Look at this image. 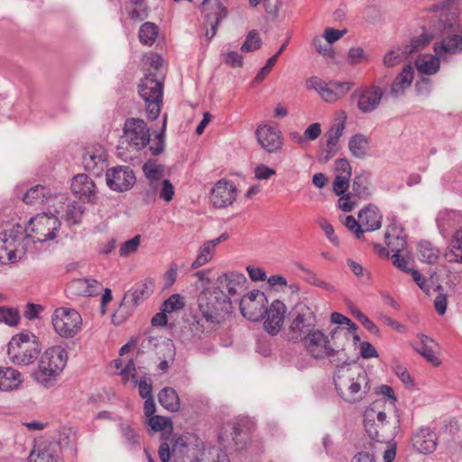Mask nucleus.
I'll list each match as a JSON object with an SVG mask.
<instances>
[{
	"label": "nucleus",
	"mask_w": 462,
	"mask_h": 462,
	"mask_svg": "<svg viewBox=\"0 0 462 462\" xmlns=\"http://www.w3.org/2000/svg\"><path fill=\"white\" fill-rule=\"evenodd\" d=\"M369 137L363 134H356L348 142L351 154L356 158H365L369 150Z\"/></svg>",
	"instance_id": "e433bc0d"
},
{
	"label": "nucleus",
	"mask_w": 462,
	"mask_h": 462,
	"mask_svg": "<svg viewBox=\"0 0 462 462\" xmlns=\"http://www.w3.org/2000/svg\"><path fill=\"white\" fill-rule=\"evenodd\" d=\"M275 174H276L275 170L266 166L265 164H258L254 168V178L256 180H268Z\"/></svg>",
	"instance_id": "338daca9"
},
{
	"label": "nucleus",
	"mask_w": 462,
	"mask_h": 462,
	"mask_svg": "<svg viewBox=\"0 0 462 462\" xmlns=\"http://www.w3.org/2000/svg\"><path fill=\"white\" fill-rule=\"evenodd\" d=\"M164 78L155 73L145 75L138 86V92L146 105L147 116L155 120L161 112L162 103Z\"/></svg>",
	"instance_id": "6e6552de"
},
{
	"label": "nucleus",
	"mask_w": 462,
	"mask_h": 462,
	"mask_svg": "<svg viewBox=\"0 0 462 462\" xmlns=\"http://www.w3.org/2000/svg\"><path fill=\"white\" fill-rule=\"evenodd\" d=\"M353 193L358 198H366L369 195L367 179L363 175L356 176L353 180Z\"/></svg>",
	"instance_id": "5fc2aeb1"
},
{
	"label": "nucleus",
	"mask_w": 462,
	"mask_h": 462,
	"mask_svg": "<svg viewBox=\"0 0 462 462\" xmlns=\"http://www.w3.org/2000/svg\"><path fill=\"white\" fill-rule=\"evenodd\" d=\"M214 254V247L208 242H206L200 248L199 254L197 258L191 263V267L193 269H197L204 264H206Z\"/></svg>",
	"instance_id": "8fccbe9b"
},
{
	"label": "nucleus",
	"mask_w": 462,
	"mask_h": 462,
	"mask_svg": "<svg viewBox=\"0 0 462 462\" xmlns=\"http://www.w3.org/2000/svg\"><path fill=\"white\" fill-rule=\"evenodd\" d=\"M154 290V282L152 279H145L135 283L125 296L119 308L114 313L112 320L119 325L125 321L134 312V310L147 298H149Z\"/></svg>",
	"instance_id": "423d86ee"
},
{
	"label": "nucleus",
	"mask_w": 462,
	"mask_h": 462,
	"mask_svg": "<svg viewBox=\"0 0 462 462\" xmlns=\"http://www.w3.org/2000/svg\"><path fill=\"white\" fill-rule=\"evenodd\" d=\"M22 383L21 374L12 367H0V391H11Z\"/></svg>",
	"instance_id": "2f4dec72"
},
{
	"label": "nucleus",
	"mask_w": 462,
	"mask_h": 462,
	"mask_svg": "<svg viewBox=\"0 0 462 462\" xmlns=\"http://www.w3.org/2000/svg\"><path fill=\"white\" fill-rule=\"evenodd\" d=\"M121 434L125 438L126 444L133 447L138 444V437L134 429L130 425L121 423L119 425Z\"/></svg>",
	"instance_id": "052dcab7"
},
{
	"label": "nucleus",
	"mask_w": 462,
	"mask_h": 462,
	"mask_svg": "<svg viewBox=\"0 0 462 462\" xmlns=\"http://www.w3.org/2000/svg\"><path fill=\"white\" fill-rule=\"evenodd\" d=\"M349 179L350 177L347 176H336L333 183V190L337 196L342 195L346 191L349 186Z\"/></svg>",
	"instance_id": "69168bd1"
},
{
	"label": "nucleus",
	"mask_w": 462,
	"mask_h": 462,
	"mask_svg": "<svg viewBox=\"0 0 462 462\" xmlns=\"http://www.w3.org/2000/svg\"><path fill=\"white\" fill-rule=\"evenodd\" d=\"M446 258L449 263H462V227L455 232Z\"/></svg>",
	"instance_id": "58836bf2"
},
{
	"label": "nucleus",
	"mask_w": 462,
	"mask_h": 462,
	"mask_svg": "<svg viewBox=\"0 0 462 462\" xmlns=\"http://www.w3.org/2000/svg\"><path fill=\"white\" fill-rule=\"evenodd\" d=\"M380 402H374L373 406L365 411V430L371 440L382 444L390 443L394 438V427L391 426L386 421V414L383 411H378L376 413L377 423L374 420H370V417H374L375 408L379 405Z\"/></svg>",
	"instance_id": "f8f14e48"
},
{
	"label": "nucleus",
	"mask_w": 462,
	"mask_h": 462,
	"mask_svg": "<svg viewBox=\"0 0 462 462\" xmlns=\"http://www.w3.org/2000/svg\"><path fill=\"white\" fill-rule=\"evenodd\" d=\"M28 244V241H24V243L21 241V245H19V244H15L12 248H10L7 253L8 261L15 263L21 259L22 255L25 253Z\"/></svg>",
	"instance_id": "680f3d73"
},
{
	"label": "nucleus",
	"mask_w": 462,
	"mask_h": 462,
	"mask_svg": "<svg viewBox=\"0 0 462 462\" xmlns=\"http://www.w3.org/2000/svg\"><path fill=\"white\" fill-rule=\"evenodd\" d=\"M263 42L256 30H251L246 35L245 42L241 46V51L251 52L259 50Z\"/></svg>",
	"instance_id": "09e8293b"
},
{
	"label": "nucleus",
	"mask_w": 462,
	"mask_h": 462,
	"mask_svg": "<svg viewBox=\"0 0 462 462\" xmlns=\"http://www.w3.org/2000/svg\"><path fill=\"white\" fill-rule=\"evenodd\" d=\"M41 347L33 334H18L8 344L7 355L17 365H29L38 357Z\"/></svg>",
	"instance_id": "0eeeda50"
},
{
	"label": "nucleus",
	"mask_w": 462,
	"mask_h": 462,
	"mask_svg": "<svg viewBox=\"0 0 462 462\" xmlns=\"http://www.w3.org/2000/svg\"><path fill=\"white\" fill-rule=\"evenodd\" d=\"M384 96L383 88L375 84L356 89L353 97L357 99L358 109L365 114L376 110Z\"/></svg>",
	"instance_id": "2eb2a0df"
},
{
	"label": "nucleus",
	"mask_w": 462,
	"mask_h": 462,
	"mask_svg": "<svg viewBox=\"0 0 462 462\" xmlns=\"http://www.w3.org/2000/svg\"><path fill=\"white\" fill-rule=\"evenodd\" d=\"M286 306L281 300H274L271 306L266 309V319L263 323L265 330L271 335H277L283 324L286 313Z\"/></svg>",
	"instance_id": "4be33fe9"
},
{
	"label": "nucleus",
	"mask_w": 462,
	"mask_h": 462,
	"mask_svg": "<svg viewBox=\"0 0 462 462\" xmlns=\"http://www.w3.org/2000/svg\"><path fill=\"white\" fill-rule=\"evenodd\" d=\"M266 301L253 302L247 301L245 305L243 301L239 302L241 314L249 320L259 321L265 317L266 308L264 303Z\"/></svg>",
	"instance_id": "473e14b6"
},
{
	"label": "nucleus",
	"mask_w": 462,
	"mask_h": 462,
	"mask_svg": "<svg viewBox=\"0 0 462 462\" xmlns=\"http://www.w3.org/2000/svg\"><path fill=\"white\" fill-rule=\"evenodd\" d=\"M71 189L74 193L85 197L88 202L96 199V184L86 174H78L72 179Z\"/></svg>",
	"instance_id": "393cba45"
},
{
	"label": "nucleus",
	"mask_w": 462,
	"mask_h": 462,
	"mask_svg": "<svg viewBox=\"0 0 462 462\" xmlns=\"http://www.w3.org/2000/svg\"><path fill=\"white\" fill-rule=\"evenodd\" d=\"M430 11L435 13L438 19L437 29L442 32V40L435 42V54L442 59L462 52V36L458 34L459 23L457 6L452 2L433 5Z\"/></svg>",
	"instance_id": "f03ea898"
},
{
	"label": "nucleus",
	"mask_w": 462,
	"mask_h": 462,
	"mask_svg": "<svg viewBox=\"0 0 462 462\" xmlns=\"http://www.w3.org/2000/svg\"><path fill=\"white\" fill-rule=\"evenodd\" d=\"M385 243L393 254H401L407 245L403 229L396 225L389 226L385 235Z\"/></svg>",
	"instance_id": "bb28decb"
},
{
	"label": "nucleus",
	"mask_w": 462,
	"mask_h": 462,
	"mask_svg": "<svg viewBox=\"0 0 462 462\" xmlns=\"http://www.w3.org/2000/svg\"><path fill=\"white\" fill-rule=\"evenodd\" d=\"M51 321L57 334L64 338H72L81 330L82 318L74 309L64 307L56 309Z\"/></svg>",
	"instance_id": "4468645a"
},
{
	"label": "nucleus",
	"mask_w": 462,
	"mask_h": 462,
	"mask_svg": "<svg viewBox=\"0 0 462 462\" xmlns=\"http://www.w3.org/2000/svg\"><path fill=\"white\" fill-rule=\"evenodd\" d=\"M184 306L183 299L179 294H172L163 302L162 310L166 313H171L183 309Z\"/></svg>",
	"instance_id": "603ef678"
},
{
	"label": "nucleus",
	"mask_w": 462,
	"mask_h": 462,
	"mask_svg": "<svg viewBox=\"0 0 462 462\" xmlns=\"http://www.w3.org/2000/svg\"><path fill=\"white\" fill-rule=\"evenodd\" d=\"M151 140L150 128L140 118H127L124 124L123 135L118 148H125L129 152H138L147 146Z\"/></svg>",
	"instance_id": "1a4fd4ad"
},
{
	"label": "nucleus",
	"mask_w": 462,
	"mask_h": 462,
	"mask_svg": "<svg viewBox=\"0 0 462 462\" xmlns=\"http://www.w3.org/2000/svg\"><path fill=\"white\" fill-rule=\"evenodd\" d=\"M85 209V206L81 203L73 202L69 204L66 209L65 220L71 225L79 224Z\"/></svg>",
	"instance_id": "49530a36"
},
{
	"label": "nucleus",
	"mask_w": 462,
	"mask_h": 462,
	"mask_svg": "<svg viewBox=\"0 0 462 462\" xmlns=\"http://www.w3.org/2000/svg\"><path fill=\"white\" fill-rule=\"evenodd\" d=\"M135 180L134 172L129 166L113 167L106 172L107 186L116 192L129 190L134 185Z\"/></svg>",
	"instance_id": "dca6fc26"
},
{
	"label": "nucleus",
	"mask_w": 462,
	"mask_h": 462,
	"mask_svg": "<svg viewBox=\"0 0 462 462\" xmlns=\"http://www.w3.org/2000/svg\"><path fill=\"white\" fill-rule=\"evenodd\" d=\"M358 218L365 231H374L381 227L383 217L377 207L370 205L360 210Z\"/></svg>",
	"instance_id": "c85d7f7f"
},
{
	"label": "nucleus",
	"mask_w": 462,
	"mask_h": 462,
	"mask_svg": "<svg viewBox=\"0 0 462 462\" xmlns=\"http://www.w3.org/2000/svg\"><path fill=\"white\" fill-rule=\"evenodd\" d=\"M20 315L17 310L0 307V322H4L9 326L18 324Z\"/></svg>",
	"instance_id": "6e6d98bb"
},
{
	"label": "nucleus",
	"mask_w": 462,
	"mask_h": 462,
	"mask_svg": "<svg viewBox=\"0 0 462 462\" xmlns=\"http://www.w3.org/2000/svg\"><path fill=\"white\" fill-rule=\"evenodd\" d=\"M246 433L237 421H227L224 423L219 430V442L226 448L243 449L246 444Z\"/></svg>",
	"instance_id": "f3484780"
},
{
	"label": "nucleus",
	"mask_w": 462,
	"mask_h": 462,
	"mask_svg": "<svg viewBox=\"0 0 462 462\" xmlns=\"http://www.w3.org/2000/svg\"><path fill=\"white\" fill-rule=\"evenodd\" d=\"M69 442L67 432H60L52 440L37 441L28 457L29 462H64L62 449Z\"/></svg>",
	"instance_id": "9d476101"
},
{
	"label": "nucleus",
	"mask_w": 462,
	"mask_h": 462,
	"mask_svg": "<svg viewBox=\"0 0 462 462\" xmlns=\"http://www.w3.org/2000/svg\"><path fill=\"white\" fill-rule=\"evenodd\" d=\"M147 423L154 431H162L172 428L171 420L160 415H155L149 418Z\"/></svg>",
	"instance_id": "864d4df0"
},
{
	"label": "nucleus",
	"mask_w": 462,
	"mask_h": 462,
	"mask_svg": "<svg viewBox=\"0 0 462 462\" xmlns=\"http://www.w3.org/2000/svg\"><path fill=\"white\" fill-rule=\"evenodd\" d=\"M289 327L286 337L290 342L300 343L317 328L315 311L304 303H298L289 315Z\"/></svg>",
	"instance_id": "39448f33"
},
{
	"label": "nucleus",
	"mask_w": 462,
	"mask_h": 462,
	"mask_svg": "<svg viewBox=\"0 0 462 462\" xmlns=\"http://www.w3.org/2000/svg\"><path fill=\"white\" fill-rule=\"evenodd\" d=\"M418 251L421 260L428 263H434L439 259V249L429 241H421L419 243Z\"/></svg>",
	"instance_id": "c03bdc74"
},
{
	"label": "nucleus",
	"mask_w": 462,
	"mask_h": 462,
	"mask_svg": "<svg viewBox=\"0 0 462 462\" xmlns=\"http://www.w3.org/2000/svg\"><path fill=\"white\" fill-rule=\"evenodd\" d=\"M160 198L169 202L174 196V187L169 180H163L161 182Z\"/></svg>",
	"instance_id": "774afa93"
},
{
	"label": "nucleus",
	"mask_w": 462,
	"mask_h": 462,
	"mask_svg": "<svg viewBox=\"0 0 462 462\" xmlns=\"http://www.w3.org/2000/svg\"><path fill=\"white\" fill-rule=\"evenodd\" d=\"M211 0H203L202 5L205 6L206 12V23L210 26L209 30L206 31V37L211 40L217 33L219 23L226 18L228 10L224 6L219 0H215L214 4L208 8Z\"/></svg>",
	"instance_id": "aec40b11"
},
{
	"label": "nucleus",
	"mask_w": 462,
	"mask_h": 462,
	"mask_svg": "<svg viewBox=\"0 0 462 462\" xmlns=\"http://www.w3.org/2000/svg\"><path fill=\"white\" fill-rule=\"evenodd\" d=\"M50 189L43 185H36L32 187L23 196V201L29 205L41 204L51 198Z\"/></svg>",
	"instance_id": "c9c22d12"
},
{
	"label": "nucleus",
	"mask_w": 462,
	"mask_h": 462,
	"mask_svg": "<svg viewBox=\"0 0 462 462\" xmlns=\"http://www.w3.org/2000/svg\"><path fill=\"white\" fill-rule=\"evenodd\" d=\"M222 60L225 64L232 68H240L244 64L243 56L235 51L222 53Z\"/></svg>",
	"instance_id": "13d9d810"
},
{
	"label": "nucleus",
	"mask_w": 462,
	"mask_h": 462,
	"mask_svg": "<svg viewBox=\"0 0 462 462\" xmlns=\"http://www.w3.org/2000/svg\"><path fill=\"white\" fill-rule=\"evenodd\" d=\"M300 342L303 344L308 355L316 360L329 357L330 363L335 365L342 360L340 357L335 358L337 350L331 346L328 336L321 329L316 328Z\"/></svg>",
	"instance_id": "ddd939ff"
},
{
	"label": "nucleus",
	"mask_w": 462,
	"mask_h": 462,
	"mask_svg": "<svg viewBox=\"0 0 462 462\" xmlns=\"http://www.w3.org/2000/svg\"><path fill=\"white\" fill-rule=\"evenodd\" d=\"M295 265L299 270L302 271L305 273L304 280L308 283L321 288L325 291H335V287L332 284L319 279L317 274L311 270L306 268L300 263H296Z\"/></svg>",
	"instance_id": "37998d69"
},
{
	"label": "nucleus",
	"mask_w": 462,
	"mask_h": 462,
	"mask_svg": "<svg viewBox=\"0 0 462 462\" xmlns=\"http://www.w3.org/2000/svg\"><path fill=\"white\" fill-rule=\"evenodd\" d=\"M160 404L169 411H177L180 407V398L171 387H164L158 394Z\"/></svg>",
	"instance_id": "4c0bfd02"
},
{
	"label": "nucleus",
	"mask_w": 462,
	"mask_h": 462,
	"mask_svg": "<svg viewBox=\"0 0 462 462\" xmlns=\"http://www.w3.org/2000/svg\"><path fill=\"white\" fill-rule=\"evenodd\" d=\"M158 36V27L150 22H146L140 27L138 37L143 44L151 46Z\"/></svg>",
	"instance_id": "a18cd8bd"
},
{
	"label": "nucleus",
	"mask_w": 462,
	"mask_h": 462,
	"mask_svg": "<svg viewBox=\"0 0 462 462\" xmlns=\"http://www.w3.org/2000/svg\"><path fill=\"white\" fill-rule=\"evenodd\" d=\"M73 285L82 288L81 293L88 296H94L98 294L101 289V284L93 279H79L73 282Z\"/></svg>",
	"instance_id": "de8ad7c7"
},
{
	"label": "nucleus",
	"mask_w": 462,
	"mask_h": 462,
	"mask_svg": "<svg viewBox=\"0 0 462 462\" xmlns=\"http://www.w3.org/2000/svg\"><path fill=\"white\" fill-rule=\"evenodd\" d=\"M354 331L349 328L337 327L333 328L328 335L330 344L336 349L335 356L340 355L345 346L349 342L350 336Z\"/></svg>",
	"instance_id": "72a5a7b5"
},
{
	"label": "nucleus",
	"mask_w": 462,
	"mask_h": 462,
	"mask_svg": "<svg viewBox=\"0 0 462 462\" xmlns=\"http://www.w3.org/2000/svg\"><path fill=\"white\" fill-rule=\"evenodd\" d=\"M68 353L61 346L47 348L41 356L35 380L46 388L54 384L67 365Z\"/></svg>",
	"instance_id": "20e7f679"
},
{
	"label": "nucleus",
	"mask_w": 462,
	"mask_h": 462,
	"mask_svg": "<svg viewBox=\"0 0 462 462\" xmlns=\"http://www.w3.org/2000/svg\"><path fill=\"white\" fill-rule=\"evenodd\" d=\"M395 374L399 377V379L409 388L413 387V381L406 369L403 365L401 364H397L393 367Z\"/></svg>",
	"instance_id": "0e129e2a"
},
{
	"label": "nucleus",
	"mask_w": 462,
	"mask_h": 462,
	"mask_svg": "<svg viewBox=\"0 0 462 462\" xmlns=\"http://www.w3.org/2000/svg\"><path fill=\"white\" fill-rule=\"evenodd\" d=\"M199 315L193 317L190 330L202 337L215 331L233 311L228 295L218 289L207 288L198 297Z\"/></svg>",
	"instance_id": "f257e3e1"
},
{
	"label": "nucleus",
	"mask_w": 462,
	"mask_h": 462,
	"mask_svg": "<svg viewBox=\"0 0 462 462\" xmlns=\"http://www.w3.org/2000/svg\"><path fill=\"white\" fill-rule=\"evenodd\" d=\"M441 58L429 54H420L415 60L417 70L424 75H434L439 70Z\"/></svg>",
	"instance_id": "7c9ffc66"
},
{
	"label": "nucleus",
	"mask_w": 462,
	"mask_h": 462,
	"mask_svg": "<svg viewBox=\"0 0 462 462\" xmlns=\"http://www.w3.org/2000/svg\"><path fill=\"white\" fill-rule=\"evenodd\" d=\"M246 278L240 273L232 272L224 273L217 279V286L212 289H218L223 293L227 291L229 296L238 293V290L244 287Z\"/></svg>",
	"instance_id": "5701e85b"
},
{
	"label": "nucleus",
	"mask_w": 462,
	"mask_h": 462,
	"mask_svg": "<svg viewBox=\"0 0 462 462\" xmlns=\"http://www.w3.org/2000/svg\"><path fill=\"white\" fill-rule=\"evenodd\" d=\"M141 236L139 235H136L133 238L125 241L122 244L119 254L123 257H127L133 253L136 252L139 245H140Z\"/></svg>",
	"instance_id": "4d7b16f0"
},
{
	"label": "nucleus",
	"mask_w": 462,
	"mask_h": 462,
	"mask_svg": "<svg viewBox=\"0 0 462 462\" xmlns=\"http://www.w3.org/2000/svg\"><path fill=\"white\" fill-rule=\"evenodd\" d=\"M106 154L100 145L88 149L82 156L85 170L93 175L99 176L106 167Z\"/></svg>",
	"instance_id": "412c9836"
},
{
	"label": "nucleus",
	"mask_w": 462,
	"mask_h": 462,
	"mask_svg": "<svg viewBox=\"0 0 462 462\" xmlns=\"http://www.w3.org/2000/svg\"><path fill=\"white\" fill-rule=\"evenodd\" d=\"M414 71L411 65H406L402 71L395 77L391 85L390 93L393 97H399L402 95L413 80Z\"/></svg>",
	"instance_id": "cd10ccee"
},
{
	"label": "nucleus",
	"mask_w": 462,
	"mask_h": 462,
	"mask_svg": "<svg viewBox=\"0 0 462 462\" xmlns=\"http://www.w3.org/2000/svg\"><path fill=\"white\" fill-rule=\"evenodd\" d=\"M345 226L349 231L355 234L356 238L361 239L363 237L365 229L362 228L363 226L361 222L359 220H356L353 216H347L346 217Z\"/></svg>",
	"instance_id": "bf43d9fd"
},
{
	"label": "nucleus",
	"mask_w": 462,
	"mask_h": 462,
	"mask_svg": "<svg viewBox=\"0 0 462 462\" xmlns=\"http://www.w3.org/2000/svg\"><path fill=\"white\" fill-rule=\"evenodd\" d=\"M171 455L173 462H196L197 448L179 439L171 448Z\"/></svg>",
	"instance_id": "c756f323"
},
{
	"label": "nucleus",
	"mask_w": 462,
	"mask_h": 462,
	"mask_svg": "<svg viewBox=\"0 0 462 462\" xmlns=\"http://www.w3.org/2000/svg\"><path fill=\"white\" fill-rule=\"evenodd\" d=\"M412 445L420 453H431L437 447L436 433L430 428H421L413 434Z\"/></svg>",
	"instance_id": "b1692460"
},
{
	"label": "nucleus",
	"mask_w": 462,
	"mask_h": 462,
	"mask_svg": "<svg viewBox=\"0 0 462 462\" xmlns=\"http://www.w3.org/2000/svg\"><path fill=\"white\" fill-rule=\"evenodd\" d=\"M334 383L338 395L350 403L360 402L369 391V379L366 372L357 365H352L346 360L342 365L336 364Z\"/></svg>",
	"instance_id": "7ed1b4c3"
},
{
	"label": "nucleus",
	"mask_w": 462,
	"mask_h": 462,
	"mask_svg": "<svg viewBox=\"0 0 462 462\" xmlns=\"http://www.w3.org/2000/svg\"><path fill=\"white\" fill-rule=\"evenodd\" d=\"M143 171L145 177L150 180L152 193H154L159 187V181L163 176V167L149 161L143 164Z\"/></svg>",
	"instance_id": "ea45409f"
},
{
	"label": "nucleus",
	"mask_w": 462,
	"mask_h": 462,
	"mask_svg": "<svg viewBox=\"0 0 462 462\" xmlns=\"http://www.w3.org/2000/svg\"><path fill=\"white\" fill-rule=\"evenodd\" d=\"M418 338L420 342L414 344L413 348L434 366L440 365V360L435 355L438 344L425 334H419Z\"/></svg>",
	"instance_id": "a878e982"
},
{
	"label": "nucleus",
	"mask_w": 462,
	"mask_h": 462,
	"mask_svg": "<svg viewBox=\"0 0 462 462\" xmlns=\"http://www.w3.org/2000/svg\"><path fill=\"white\" fill-rule=\"evenodd\" d=\"M60 226V222L54 215L42 214L32 217L25 227L23 237L25 241L33 243H43L56 237V232Z\"/></svg>",
	"instance_id": "9b49d317"
},
{
	"label": "nucleus",
	"mask_w": 462,
	"mask_h": 462,
	"mask_svg": "<svg viewBox=\"0 0 462 462\" xmlns=\"http://www.w3.org/2000/svg\"><path fill=\"white\" fill-rule=\"evenodd\" d=\"M345 120L346 116L343 119L338 120L335 123L330 129L325 134L324 137L326 139V147L328 149H334L337 151V143L342 136L343 131L345 129Z\"/></svg>",
	"instance_id": "a19ab883"
},
{
	"label": "nucleus",
	"mask_w": 462,
	"mask_h": 462,
	"mask_svg": "<svg viewBox=\"0 0 462 462\" xmlns=\"http://www.w3.org/2000/svg\"><path fill=\"white\" fill-rule=\"evenodd\" d=\"M319 225L324 231L326 236L328 239L335 245H339V240L337 236H335L334 228L332 225L326 219V218H320L319 220Z\"/></svg>",
	"instance_id": "e2e57ef3"
},
{
	"label": "nucleus",
	"mask_w": 462,
	"mask_h": 462,
	"mask_svg": "<svg viewBox=\"0 0 462 462\" xmlns=\"http://www.w3.org/2000/svg\"><path fill=\"white\" fill-rule=\"evenodd\" d=\"M407 56L408 55L403 52V50H390L385 53L383 62L384 66L393 68L400 64Z\"/></svg>",
	"instance_id": "3c124183"
},
{
	"label": "nucleus",
	"mask_w": 462,
	"mask_h": 462,
	"mask_svg": "<svg viewBox=\"0 0 462 462\" xmlns=\"http://www.w3.org/2000/svg\"><path fill=\"white\" fill-rule=\"evenodd\" d=\"M433 40V36L430 33L423 32L420 35L414 37L411 40L410 43L405 45L403 52L406 55H411L420 50L424 49Z\"/></svg>",
	"instance_id": "79ce46f5"
},
{
	"label": "nucleus",
	"mask_w": 462,
	"mask_h": 462,
	"mask_svg": "<svg viewBox=\"0 0 462 462\" xmlns=\"http://www.w3.org/2000/svg\"><path fill=\"white\" fill-rule=\"evenodd\" d=\"M236 193L237 189L232 181L220 180L211 190L210 201L216 208H226L234 203Z\"/></svg>",
	"instance_id": "a211bd4d"
},
{
	"label": "nucleus",
	"mask_w": 462,
	"mask_h": 462,
	"mask_svg": "<svg viewBox=\"0 0 462 462\" xmlns=\"http://www.w3.org/2000/svg\"><path fill=\"white\" fill-rule=\"evenodd\" d=\"M27 237H23V231L21 226H17L16 229L12 228L9 231L0 233V250L8 251L15 244L21 245V240L24 243Z\"/></svg>",
	"instance_id": "f704fd0d"
},
{
	"label": "nucleus",
	"mask_w": 462,
	"mask_h": 462,
	"mask_svg": "<svg viewBox=\"0 0 462 462\" xmlns=\"http://www.w3.org/2000/svg\"><path fill=\"white\" fill-rule=\"evenodd\" d=\"M255 135L261 147L269 153L277 152L282 147V133L276 127L260 125L255 131Z\"/></svg>",
	"instance_id": "6ab92c4d"
}]
</instances>
